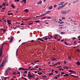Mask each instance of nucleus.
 <instances>
[{
  "instance_id": "nucleus-1",
  "label": "nucleus",
  "mask_w": 80,
  "mask_h": 80,
  "mask_svg": "<svg viewBox=\"0 0 80 80\" xmlns=\"http://www.w3.org/2000/svg\"><path fill=\"white\" fill-rule=\"evenodd\" d=\"M3 47H1V48L0 50V57H3L2 56V54L3 53H2V51H3Z\"/></svg>"
},
{
  "instance_id": "nucleus-2",
  "label": "nucleus",
  "mask_w": 80,
  "mask_h": 80,
  "mask_svg": "<svg viewBox=\"0 0 80 80\" xmlns=\"http://www.w3.org/2000/svg\"><path fill=\"white\" fill-rule=\"evenodd\" d=\"M5 62V59L3 60V61L2 62V63L0 65V67H2L3 66V65H4V63Z\"/></svg>"
},
{
  "instance_id": "nucleus-3",
  "label": "nucleus",
  "mask_w": 80,
  "mask_h": 80,
  "mask_svg": "<svg viewBox=\"0 0 80 80\" xmlns=\"http://www.w3.org/2000/svg\"><path fill=\"white\" fill-rule=\"evenodd\" d=\"M7 22L8 23V24L9 25H11L12 23L11 22V21L9 20H7Z\"/></svg>"
},
{
  "instance_id": "nucleus-4",
  "label": "nucleus",
  "mask_w": 80,
  "mask_h": 80,
  "mask_svg": "<svg viewBox=\"0 0 80 80\" xmlns=\"http://www.w3.org/2000/svg\"><path fill=\"white\" fill-rule=\"evenodd\" d=\"M38 40H39L40 41H42V42H44L45 41H44V40L42 39H41V38H39L38 39Z\"/></svg>"
},
{
  "instance_id": "nucleus-5",
  "label": "nucleus",
  "mask_w": 80,
  "mask_h": 80,
  "mask_svg": "<svg viewBox=\"0 0 80 80\" xmlns=\"http://www.w3.org/2000/svg\"><path fill=\"white\" fill-rule=\"evenodd\" d=\"M19 70H23V71H24V68H19Z\"/></svg>"
},
{
  "instance_id": "nucleus-6",
  "label": "nucleus",
  "mask_w": 80,
  "mask_h": 80,
  "mask_svg": "<svg viewBox=\"0 0 80 80\" xmlns=\"http://www.w3.org/2000/svg\"><path fill=\"white\" fill-rule=\"evenodd\" d=\"M64 3V2H61L60 4H59V5H62Z\"/></svg>"
},
{
  "instance_id": "nucleus-7",
  "label": "nucleus",
  "mask_w": 80,
  "mask_h": 80,
  "mask_svg": "<svg viewBox=\"0 0 80 80\" xmlns=\"http://www.w3.org/2000/svg\"><path fill=\"white\" fill-rule=\"evenodd\" d=\"M41 3H42V1L40 0L39 2H38L37 3V4H41Z\"/></svg>"
},
{
  "instance_id": "nucleus-8",
  "label": "nucleus",
  "mask_w": 80,
  "mask_h": 80,
  "mask_svg": "<svg viewBox=\"0 0 80 80\" xmlns=\"http://www.w3.org/2000/svg\"><path fill=\"white\" fill-rule=\"evenodd\" d=\"M24 12H27V13H28V9H25L24 10Z\"/></svg>"
},
{
  "instance_id": "nucleus-9",
  "label": "nucleus",
  "mask_w": 80,
  "mask_h": 80,
  "mask_svg": "<svg viewBox=\"0 0 80 80\" xmlns=\"http://www.w3.org/2000/svg\"><path fill=\"white\" fill-rule=\"evenodd\" d=\"M71 75V76H72V77H75V78H77V77H78V76H77H77H76L74 75Z\"/></svg>"
},
{
  "instance_id": "nucleus-10",
  "label": "nucleus",
  "mask_w": 80,
  "mask_h": 80,
  "mask_svg": "<svg viewBox=\"0 0 80 80\" xmlns=\"http://www.w3.org/2000/svg\"><path fill=\"white\" fill-rule=\"evenodd\" d=\"M48 9H49V10H52V6H51L50 7L48 8Z\"/></svg>"
},
{
  "instance_id": "nucleus-11",
  "label": "nucleus",
  "mask_w": 80,
  "mask_h": 80,
  "mask_svg": "<svg viewBox=\"0 0 80 80\" xmlns=\"http://www.w3.org/2000/svg\"><path fill=\"white\" fill-rule=\"evenodd\" d=\"M69 72H70V73H76L75 72H73L72 70H70L69 71Z\"/></svg>"
},
{
  "instance_id": "nucleus-12",
  "label": "nucleus",
  "mask_w": 80,
  "mask_h": 80,
  "mask_svg": "<svg viewBox=\"0 0 80 80\" xmlns=\"http://www.w3.org/2000/svg\"><path fill=\"white\" fill-rule=\"evenodd\" d=\"M24 2L25 3H26V2H27V0H23L21 2Z\"/></svg>"
},
{
  "instance_id": "nucleus-13",
  "label": "nucleus",
  "mask_w": 80,
  "mask_h": 80,
  "mask_svg": "<svg viewBox=\"0 0 80 80\" xmlns=\"http://www.w3.org/2000/svg\"><path fill=\"white\" fill-rule=\"evenodd\" d=\"M11 7L12 8H15V7L14 6V5H13V4H12L11 5Z\"/></svg>"
},
{
  "instance_id": "nucleus-14",
  "label": "nucleus",
  "mask_w": 80,
  "mask_h": 80,
  "mask_svg": "<svg viewBox=\"0 0 80 80\" xmlns=\"http://www.w3.org/2000/svg\"><path fill=\"white\" fill-rule=\"evenodd\" d=\"M49 76H51V75H53V73H50L49 74Z\"/></svg>"
},
{
  "instance_id": "nucleus-15",
  "label": "nucleus",
  "mask_w": 80,
  "mask_h": 80,
  "mask_svg": "<svg viewBox=\"0 0 80 80\" xmlns=\"http://www.w3.org/2000/svg\"><path fill=\"white\" fill-rule=\"evenodd\" d=\"M13 42V38H11L10 40V42Z\"/></svg>"
},
{
  "instance_id": "nucleus-16",
  "label": "nucleus",
  "mask_w": 80,
  "mask_h": 80,
  "mask_svg": "<svg viewBox=\"0 0 80 80\" xmlns=\"http://www.w3.org/2000/svg\"><path fill=\"white\" fill-rule=\"evenodd\" d=\"M68 12H69V11H67V10H65L64 11L65 14H67V13Z\"/></svg>"
},
{
  "instance_id": "nucleus-17",
  "label": "nucleus",
  "mask_w": 80,
  "mask_h": 80,
  "mask_svg": "<svg viewBox=\"0 0 80 80\" xmlns=\"http://www.w3.org/2000/svg\"><path fill=\"white\" fill-rule=\"evenodd\" d=\"M28 77H32V75L31 74H28Z\"/></svg>"
},
{
  "instance_id": "nucleus-18",
  "label": "nucleus",
  "mask_w": 80,
  "mask_h": 80,
  "mask_svg": "<svg viewBox=\"0 0 80 80\" xmlns=\"http://www.w3.org/2000/svg\"><path fill=\"white\" fill-rule=\"evenodd\" d=\"M52 60H56L57 59L55 58H52L51 59Z\"/></svg>"
},
{
  "instance_id": "nucleus-19",
  "label": "nucleus",
  "mask_w": 80,
  "mask_h": 80,
  "mask_svg": "<svg viewBox=\"0 0 80 80\" xmlns=\"http://www.w3.org/2000/svg\"><path fill=\"white\" fill-rule=\"evenodd\" d=\"M61 13H62V14H63V15H65V11H63L62 12H61Z\"/></svg>"
},
{
  "instance_id": "nucleus-20",
  "label": "nucleus",
  "mask_w": 80,
  "mask_h": 80,
  "mask_svg": "<svg viewBox=\"0 0 80 80\" xmlns=\"http://www.w3.org/2000/svg\"><path fill=\"white\" fill-rule=\"evenodd\" d=\"M5 74V76H7V75H8V73L7 72H5L4 73Z\"/></svg>"
},
{
  "instance_id": "nucleus-21",
  "label": "nucleus",
  "mask_w": 80,
  "mask_h": 80,
  "mask_svg": "<svg viewBox=\"0 0 80 80\" xmlns=\"http://www.w3.org/2000/svg\"><path fill=\"white\" fill-rule=\"evenodd\" d=\"M59 23H60L61 24H62V23H64V22H61V21H59Z\"/></svg>"
},
{
  "instance_id": "nucleus-22",
  "label": "nucleus",
  "mask_w": 80,
  "mask_h": 80,
  "mask_svg": "<svg viewBox=\"0 0 80 80\" xmlns=\"http://www.w3.org/2000/svg\"><path fill=\"white\" fill-rule=\"evenodd\" d=\"M60 8H62V6H59L58 8V10H59V9H60Z\"/></svg>"
},
{
  "instance_id": "nucleus-23",
  "label": "nucleus",
  "mask_w": 80,
  "mask_h": 80,
  "mask_svg": "<svg viewBox=\"0 0 80 80\" xmlns=\"http://www.w3.org/2000/svg\"><path fill=\"white\" fill-rule=\"evenodd\" d=\"M13 15V13H9L8 14V15Z\"/></svg>"
},
{
  "instance_id": "nucleus-24",
  "label": "nucleus",
  "mask_w": 80,
  "mask_h": 80,
  "mask_svg": "<svg viewBox=\"0 0 80 80\" xmlns=\"http://www.w3.org/2000/svg\"><path fill=\"white\" fill-rule=\"evenodd\" d=\"M20 0H14V2H19Z\"/></svg>"
},
{
  "instance_id": "nucleus-25",
  "label": "nucleus",
  "mask_w": 80,
  "mask_h": 80,
  "mask_svg": "<svg viewBox=\"0 0 80 80\" xmlns=\"http://www.w3.org/2000/svg\"><path fill=\"white\" fill-rule=\"evenodd\" d=\"M78 2V0H77L75 1H74L73 2V3H76V2Z\"/></svg>"
},
{
  "instance_id": "nucleus-26",
  "label": "nucleus",
  "mask_w": 80,
  "mask_h": 80,
  "mask_svg": "<svg viewBox=\"0 0 80 80\" xmlns=\"http://www.w3.org/2000/svg\"><path fill=\"white\" fill-rule=\"evenodd\" d=\"M16 56H17V55H18V49L16 51Z\"/></svg>"
},
{
  "instance_id": "nucleus-27",
  "label": "nucleus",
  "mask_w": 80,
  "mask_h": 80,
  "mask_svg": "<svg viewBox=\"0 0 80 80\" xmlns=\"http://www.w3.org/2000/svg\"><path fill=\"white\" fill-rule=\"evenodd\" d=\"M46 14H48V13H50V11H48L47 12H46Z\"/></svg>"
},
{
  "instance_id": "nucleus-28",
  "label": "nucleus",
  "mask_w": 80,
  "mask_h": 80,
  "mask_svg": "<svg viewBox=\"0 0 80 80\" xmlns=\"http://www.w3.org/2000/svg\"><path fill=\"white\" fill-rule=\"evenodd\" d=\"M2 5L3 6H5V5H6V2L3 3L2 4Z\"/></svg>"
},
{
  "instance_id": "nucleus-29",
  "label": "nucleus",
  "mask_w": 80,
  "mask_h": 80,
  "mask_svg": "<svg viewBox=\"0 0 80 80\" xmlns=\"http://www.w3.org/2000/svg\"><path fill=\"white\" fill-rule=\"evenodd\" d=\"M40 62V61H36L34 62V63H38V62Z\"/></svg>"
},
{
  "instance_id": "nucleus-30",
  "label": "nucleus",
  "mask_w": 80,
  "mask_h": 80,
  "mask_svg": "<svg viewBox=\"0 0 80 80\" xmlns=\"http://www.w3.org/2000/svg\"><path fill=\"white\" fill-rule=\"evenodd\" d=\"M55 72L56 73H58V71L57 70L55 71Z\"/></svg>"
},
{
  "instance_id": "nucleus-31",
  "label": "nucleus",
  "mask_w": 80,
  "mask_h": 80,
  "mask_svg": "<svg viewBox=\"0 0 80 80\" xmlns=\"http://www.w3.org/2000/svg\"><path fill=\"white\" fill-rule=\"evenodd\" d=\"M64 33H65V32H61V35H63V34H64Z\"/></svg>"
},
{
  "instance_id": "nucleus-32",
  "label": "nucleus",
  "mask_w": 80,
  "mask_h": 80,
  "mask_svg": "<svg viewBox=\"0 0 80 80\" xmlns=\"http://www.w3.org/2000/svg\"><path fill=\"white\" fill-rule=\"evenodd\" d=\"M35 22H36V23H38V22H40V21H39V20H38V21H35Z\"/></svg>"
},
{
  "instance_id": "nucleus-33",
  "label": "nucleus",
  "mask_w": 80,
  "mask_h": 80,
  "mask_svg": "<svg viewBox=\"0 0 80 80\" xmlns=\"http://www.w3.org/2000/svg\"><path fill=\"white\" fill-rule=\"evenodd\" d=\"M4 78H5V80H7V78H9V77H5Z\"/></svg>"
},
{
  "instance_id": "nucleus-34",
  "label": "nucleus",
  "mask_w": 80,
  "mask_h": 80,
  "mask_svg": "<svg viewBox=\"0 0 80 80\" xmlns=\"http://www.w3.org/2000/svg\"><path fill=\"white\" fill-rule=\"evenodd\" d=\"M7 70H8V71H10V70H11V68H8V69H7Z\"/></svg>"
},
{
  "instance_id": "nucleus-35",
  "label": "nucleus",
  "mask_w": 80,
  "mask_h": 80,
  "mask_svg": "<svg viewBox=\"0 0 80 80\" xmlns=\"http://www.w3.org/2000/svg\"><path fill=\"white\" fill-rule=\"evenodd\" d=\"M38 75H41V74H42V72H38Z\"/></svg>"
},
{
  "instance_id": "nucleus-36",
  "label": "nucleus",
  "mask_w": 80,
  "mask_h": 80,
  "mask_svg": "<svg viewBox=\"0 0 80 80\" xmlns=\"http://www.w3.org/2000/svg\"><path fill=\"white\" fill-rule=\"evenodd\" d=\"M58 78L57 77H56L54 78V79H56V80H57V79H58Z\"/></svg>"
},
{
  "instance_id": "nucleus-37",
  "label": "nucleus",
  "mask_w": 80,
  "mask_h": 80,
  "mask_svg": "<svg viewBox=\"0 0 80 80\" xmlns=\"http://www.w3.org/2000/svg\"><path fill=\"white\" fill-rule=\"evenodd\" d=\"M12 73L13 75H15V74H16V73H17V72H15L14 71H12Z\"/></svg>"
},
{
  "instance_id": "nucleus-38",
  "label": "nucleus",
  "mask_w": 80,
  "mask_h": 80,
  "mask_svg": "<svg viewBox=\"0 0 80 80\" xmlns=\"http://www.w3.org/2000/svg\"><path fill=\"white\" fill-rule=\"evenodd\" d=\"M65 75L66 77H68V76H69V74H65Z\"/></svg>"
},
{
  "instance_id": "nucleus-39",
  "label": "nucleus",
  "mask_w": 80,
  "mask_h": 80,
  "mask_svg": "<svg viewBox=\"0 0 80 80\" xmlns=\"http://www.w3.org/2000/svg\"><path fill=\"white\" fill-rule=\"evenodd\" d=\"M25 70H29V69H24V71H25Z\"/></svg>"
},
{
  "instance_id": "nucleus-40",
  "label": "nucleus",
  "mask_w": 80,
  "mask_h": 80,
  "mask_svg": "<svg viewBox=\"0 0 80 80\" xmlns=\"http://www.w3.org/2000/svg\"><path fill=\"white\" fill-rule=\"evenodd\" d=\"M32 77V78H34V77H35V75L33 74H32V77Z\"/></svg>"
},
{
  "instance_id": "nucleus-41",
  "label": "nucleus",
  "mask_w": 80,
  "mask_h": 80,
  "mask_svg": "<svg viewBox=\"0 0 80 80\" xmlns=\"http://www.w3.org/2000/svg\"><path fill=\"white\" fill-rule=\"evenodd\" d=\"M9 72L8 70V69L6 70V71H5V72L7 73V72Z\"/></svg>"
},
{
  "instance_id": "nucleus-42",
  "label": "nucleus",
  "mask_w": 80,
  "mask_h": 80,
  "mask_svg": "<svg viewBox=\"0 0 80 80\" xmlns=\"http://www.w3.org/2000/svg\"><path fill=\"white\" fill-rule=\"evenodd\" d=\"M64 43H65V44L66 45H68V44L67 43V42H64Z\"/></svg>"
},
{
  "instance_id": "nucleus-43",
  "label": "nucleus",
  "mask_w": 80,
  "mask_h": 80,
  "mask_svg": "<svg viewBox=\"0 0 80 80\" xmlns=\"http://www.w3.org/2000/svg\"><path fill=\"white\" fill-rule=\"evenodd\" d=\"M65 6L64 4L61 6V7H62V8H63L64 7H65Z\"/></svg>"
},
{
  "instance_id": "nucleus-44",
  "label": "nucleus",
  "mask_w": 80,
  "mask_h": 80,
  "mask_svg": "<svg viewBox=\"0 0 80 80\" xmlns=\"http://www.w3.org/2000/svg\"><path fill=\"white\" fill-rule=\"evenodd\" d=\"M46 17H43L42 18V20H44V19H45V18H46Z\"/></svg>"
},
{
  "instance_id": "nucleus-45",
  "label": "nucleus",
  "mask_w": 80,
  "mask_h": 80,
  "mask_svg": "<svg viewBox=\"0 0 80 80\" xmlns=\"http://www.w3.org/2000/svg\"><path fill=\"white\" fill-rule=\"evenodd\" d=\"M44 40H48V38H46L43 39Z\"/></svg>"
},
{
  "instance_id": "nucleus-46",
  "label": "nucleus",
  "mask_w": 80,
  "mask_h": 80,
  "mask_svg": "<svg viewBox=\"0 0 80 80\" xmlns=\"http://www.w3.org/2000/svg\"><path fill=\"white\" fill-rule=\"evenodd\" d=\"M76 52H80V50L79 49H77L76 50Z\"/></svg>"
},
{
  "instance_id": "nucleus-47",
  "label": "nucleus",
  "mask_w": 80,
  "mask_h": 80,
  "mask_svg": "<svg viewBox=\"0 0 80 80\" xmlns=\"http://www.w3.org/2000/svg\"><path fill=\"white\" fill-rule=\"evenodd\" d=\"M31 42H35V41L33 40H32L31 41Z\"/></svg>"
},
{
  "instance_id": "nucleus-48",
  "label": "nucleus",
  "mask_w": 80,
  "mask_h": 80,
  "mask_svg": "<svg viewBox=\"0 0 80 80\" xmlns=\"http://www.w3.org/2000/svg\"><path fill=\"white\" fill-rule=\"evenodd\" d=\"M68 58L69 59V60H71V57L69 56L68 57Z\"/></svg>"
},
{
  "instance_id": "nucleus-49",
  "label": "nucleus",
  "mask_w": 80,
  "mask_h": 80,
  "mask_svg": "<svg viewBox=\"0 0 80 80\" xmlns=\"http://www.w3.org/2000/svg\"><path fill=\"white\" fill-rule=\"evenodd\" d=\"M66 69H68V67L67 66H66Z\"/></svg>"
},
{
  "instance_id": "nucleus-50",
  "label": "nucleus",
  "mask_w": 80,
  "mask_h": 80,
  "mask_svg": "<svg viewBox=\"0 0 80 80\" xmlns=\"http://www.w3.org/2000/svg\"><path fill=\"white\" fill-rule=\"evenodd\" d=\"M58 36V35L57 34H54V37H57V36Z\"/></svg>"
},
{
  "instance_id": "nucleus-51",
  "label": "nucleus",
  "mask_w": 80,
  "mask_h": 80,
  "mask_svg": "<svg viewBox=\"0 0 80 80\" xmlns=\"http://www.w3.org/2000/svg\"><path fill=\"white\" fill-rule=\"evenodd\" d=\"M62 20L63 19H66V18H65V17H62Z\"/></svg>"
},
{
  "instance_id": "nucleus-52",
  "label": "nucleus",
  "mask_w": 80,
  "mask_h": 80,
  "mask_svg": "<svg viewBox=\"0 0 80 80\" xmlns=\"http://www.w3.org/2000/svg\"><path fill=\"white\" fill-rule=\"evenodd\" d=\"M58 64H59V65H60V62H58L56 63V65H58Z\"/></svg>"
},
{
  "instance_id": "nucleus-53",
  "label": "nucleus",
  "mask_w": 80,
  "mask_h": 80,
  "mask_svg": "<svg viewBox=\"0 0 80 80\" xmlns=\"http://www.w3.org/2000/svg\"><path fill=\"white\" fill-rule=\"evenodd\" d=\"M36 68H38V67H39V66H36Z\"/></svg>"
},
{
  "instance_id": "nucleus-54",
  "label": "nucleus",
  "mask_w": 80,
  "mask_h": 80,
  "mask_svg": "<svg viewBox=\"0 0 80 80\" xmlns=\"http://www.w3.org/2000/svg\"><path fill=\"white\" fill-rule=\"evenodd\" d=\"M20 25H24V24L23 23H22L20 24Z\"/></svg>"
},
{
  "instance_id": "nucleus-55",
  "label": "nucleus",
  "mask_w": 80,
  "mask_h": 80,
  "mask_svg": "<svg viewBox=\"0 0 80 80\" xmlns=\"http://www.w3.org/2000/svg\"><path fill=\"white\" fill-rule=\"evenodd\" d=\"M57 7V5H56V4L54 5V8H55V7Z\"/></svg>"
},
{
  "instance_id": "nucleus-56",
  "label": "nucleus",
  "mask_w": 80,
  "mask_h": 80,
  "mask_svg": "<svg viewBox=\"0 0 80 80\" xmlns=\"http://www.w3.org/2000/svg\"><path fill=\"white\" fill-rule=\"evenodd\" d=\"M72 39L73 40H75V39H76V38H72Z\"/></svg>"
},
{
  "instance_id": "nucleus-57",
  "label": "nucleus",
  "mask_w": 80,
  "mask_h": 80,
  "mask_svg": "<svg viewBox=\"0 0 80 80\" xmlns=\"http://www.w3.org/2000/svg\"><path fill=\"white\" fill-rule=\"evenodd\" d=\"M3 7V6L2 5H0V8H2Z\"/></svg>"
},
{
  "instance_id": "nucleus-58",
  "label": "nucleus",
  "mask_w": 80,
  "mask_h": 80,
  "mask_svg": "<svg viewBox=\"0 0 80 80\" xmlns=\"http://www.w3.org/2000/svg\"><path fill=\"white\" fill-rule=\"evenodd\" d=\"M68 2H67L65 4H64L65 5H65H67V4H68Z\"/></svg>"
},
{
  "instance_id": "nucleus-59",
  "label": "nucleus",
  "mask_w": 80,
  "mask_h": 80,
  "mask_svg": "<svg viewBox=\"0 0 80 80\" xmlns=\"http://www.w3.org/2000/svg\"><path fill=\"white\" fill-rule=\"evenodd\" d=\"M61 74H65V72H61Z\"/></svg>"
},
{
  "instance_id": "nucleus-60",
  "label": "nucleus",
  "mask_w": 80,
  "mask_h": 80,
  "mask_svg": "<svg viewBox=\"0 0 80 80\" xmlns=\"http://www.w3.org/2000/svg\"><path fill=\"white\" fill-rule=\"evenodd\" d=\"M33 68V70H37V69H35V68Z\"/></svg>"
},
{
  "instance_id": "nucleus-61",
  "label": "nucleus",
  "mask_w": 80,
  "mask_h": 80,
  "mask_svg": "<svg viewBox=\"0 0 80 80\" xmlns=\"http://www.w3.org/2000/svg\"><path fill=\"white\" fill-rule=\"evenodd\" d=\"M57 76L58 77V78H59V77H60V75H57Z\"/></svg>"
},
{
  "instance_id": "nucleus-62",
  "label": "nucleus",
  "mask_w": 80,
  "mask_h": 80,
  "mask_svg": "<svg viewBox=\"0 0 80 80\" xmlns=\"http://www.w3.org/2000/svg\"><path fill=\"white\" fill-rule=\"evenodd\" d=\"M38 70H39L42 71V69H41V68H39L38 69Z\"/></svg>"
},
{
  "instance_id": "nucleus-63",
  "label": "nucleus",
  "mask_w": 80,
  "mask_h": 80,
  "mask_svg": "<svg viewBox=\"0 0 80 80\" xmlns=\"http://www.w3.org/2000/svg\"><path fill=\"white\" fill-rule=\"evenodd\" d=\"M62 67V66H58L57 68H61Z\"/></svg>"
},
{
  "instance_id": "nucleus-64",
  "label": "nucleus",
  "mask_w": 80,
  "mask_h": 80,
  "mask_svg": "<svg viewBox=\"0 0 80 80\" xmlns=\"http://www.w3.org/2000/svg\"><path fill=\"white\" fill-rule=\"evenodd\" d=\"M57 41H60V38L58 39Z\"/></svg>"
}]
</instances>
